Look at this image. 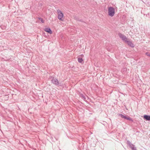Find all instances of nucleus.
<instances>
[{
	"instance_id": "nucleus-1",
	"label": "nucleus",
	"mask_w": 150,
	"mask_h": 150,
	"mask_svg": "<svg viewBox=\"0 0 150 150\" xmlns=\"http://www.w3.org/2000/svg\"><path fill=\"white\" fill-rule=\"evenodd\" d=\"M108 15L111 16H113L115 14V10L114 8L112 7H109L108 9Z\"/></svg>"
},
{
	"instance_id": "nucleus-2",
	"label": "nucleus",
	"mask_w": 150,
	"mask_h": 150,
	"mask_svg": "<svg viewBox=\"0 0 150 150\" xmlns=\"http://www.w3.org/2000/svg\"><path fill=\"white\" fill-rule=\"evenodd\" d=\"M127 144L132 150H137V149L135 146L132 144L130 141H127Z\"/></svg>"
},
{
	"instance_id": "nucleus-3",
	"label": "nucleus",
	"mask_w": 150,
	"mask_h": 150,
	"mask_svg": "<svg viewBox=\"0 0 150 150\" xmlns=\"http://www.w3.org/2000/svg\"><path fill=\"white\" fill-rule=\"evenodd\" d=\"M64 16V14L62 13L60 11H58V19L61 21H63V17Z\"/></svg>"
},
{
	"instance_id": "nucleus-4",
	"label": "nucleus",
	"mask_w": 150,
	"mask_h": 150,
	"mask_svg": "<svg viewBox=\"0 0 150 150\" xmlns=\"http://www.w3.org/2000/svg\"><path fill=\"white\" fill-rule=\"evenodd\" d=\"M118 115L119 116H120V117L122 118H124L125 119L130 121L132 122L133 121V120L129 116L127 117L126 115H124L121 114H119Z\"/></svg>"
},
{
	"instance_id": "nucleus-5",
	"label": "nucleus",
	"mask_w": 150,
	"mask_h": 150,
	"mask_svg": "<svg viewBox=\"0 0 150 150\" xmlns=\"http://www.w3.org/2000/svg\"><path fill=\"white\" fill-rule=\"evenodd\" d=\"M118 35L120 38L122 39V40L125 42L128 40L126 36L120 33H119Z\"/></svg>"
},
{
	"instance_id": "nucleus-6",
	"label": "nucleus",
	"mask_w": 150,
	"mask_h": 150,
	"mask_svg": "<svg viewBox=\"0 0 150 150\" xmlns=\"http://www.w3.org/2000/svg\"><path fill=\"white\" fill-rule=\"evenodd\" d=\"M125 42L127 43L129 46L132 47H134V45L132 42L129 40H128V39Z\"/></svg>"
},
{
	"instance_id": "nucleus-7",
	"label": "nucleus",
	"mask_w": 150,
	"mask_h": 150,
	"mask_svg": "<svg viewBox=\"0 0 150 150\" xmlns=\"http://www.w3.org/2000/svg\"><path fill=\"white\" fill-rule=\"evenodd\" d=\"M44 30L45 31L48 33L50 34H52V31L50 29L48 28H45L44 29Z\"/></svg>"
},
{
	"instance_id": "nucleus-8",
	"label": "nucleus",
	"mask_w": 150,
	"mask_h": 150,
	"mask_svg": "<svg viewBox=\"0 0 150 150\" xmlns=\"http://www.w3.org/2000/svg\"><path fill=\"white\" fill-rule=\"evenodd\" d=\"M144 118L146 120L150 121V115H144Z\"/></svg>"
},
{
	"instance_id": "nucleus-9",
	"label": "nucleus",
	"mask_w": 150,
	"mask_h": 150,
	"mask_svg": "<svg viewBox=\"0 0 150 150\" xmlns=\"http://www.w3.org/2000/svg\"><path fill=\"white\" fill-rule=\"evenodd\" d=\"M52 82L53 83L56 85H58L59 84V82L58 80L56 79H53L52 80Z\"/></svg>"
},
{
	"instance_id": "nucleus-10",
	"label": "nucleus",
	"mask_w": 150,
	"mask_h": 150,
	"mask_svg": "<svg viewBox=\"0 0 150 150\" xmlns=\"http://www.w3.org/2000/svg\"><path fill=\"white\" fill-rule=\"evenodd\" d=\"M78 61L79 63H81L83 61L82 58H79L78 59Z\"/></svg>"
},
{
	"instance_id": "nucleus-11",
	"label": "nucleus",
	"mask_w": 150,
	"mask_h": 150,
	"mask_svg": "<svg viewBox=\"0 0 150 150\" xmlns=\"http://www.w3.org/2000/svg\"><path fill=\"white\" fill-rule=\"evenodd\" d=\"M39 19L42 22V23H44V20L42 18H40Z\"/></svg>"
},
{
	"instance_id": "nucleus-12",
	"label": "nucleus",
	"mask_w": 150,
	"mask_h": 150,
	"mask_svg": "<svg viewBox=\"0 0 150 150\" xmlns=\"http://www.w3.org/2000/svg\"><path fill=\"white\" fill-rule=\"evenodd\" d=\"M146 54L147 56L150 57V53H149L148 52H147L146 53Z\"/></svg>"
},
{
	"instance_id": "nucleus-13",
	"label": "nucleus",
	"mask_w": 150,
	"mask_h": 150,
	"mask_svg": "<svg viewBox=\"0 0 150 150\" xmlns=\"http://www.w3.org/2000/svg\"><path fill=\"white\" fill-rule=\"evenodd\" d=\"M107 50L108 51H110V49H107Z\"/></svg>"
}]
</instances>
